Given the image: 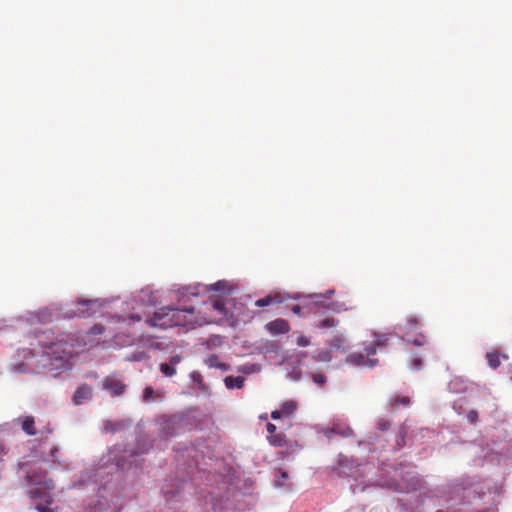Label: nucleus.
Listing matches in <instances>:
<instances>
[{"instance_id": "nucleus-1", "label": "nucleus", "mask_w": 512, "mask_h": 512, "mask_svg": "<svg viewBox=\"0 0 512 512\" xmlns=\"http://www.w3.org/2000/svg\"><path fill=\"white\" fill-rule=\"evenodd\" d=\"M174 289L177 295L178 306L176 307H162L154 312L153 316L146 320V323L155 328L168 329L174 327L184 328L186 331L194 329L197 326H202L210 323V319L194 306L182 305L190 301L193 297H186L185 300L179 299L177 289Z\"/></svg>"}, {"instance_id": "nucleus-2", "label": "nucleus", "mask_w": 512, "mask_h": 512, "mask_svg": "<svg viewBox=\"0 0 512 512\" xmlns=\"http://www.w3.org/2000/svg\"><path fill=\"white\" fill-rule=\"evenodd\" d=\"M27 483L34 488L28 492L31 500H41L42 503H37L34 509L38 512H58V507H52L54 502L53 490L55 489L54 481L48 477L45 470H31L26 474Z\"/></svg>"}, {"instance_id": "nucleus-3", "label": "nucleus", "mask_w": 512, "mask_h": 512, "mask_svg": "<svg viewBox=\"0 0 512 512\" xmlns=\"http://www.w3.org/2000/svg\"><path fill=\"white\" fill-rule=\"evenodd\" d=\"M44 349V356L49 370L54 373V376L59 375L61 372L69 371L72 369L71 363V346L68 345L66 340L60 339L56 342L46 343L40 340Z\"/></svg>"}, {"instance_id": "nucleus-4", "label": "nucleus", "mask_w": 512, "mask_h": 512, "mask_svg": "<svg viewBox=\"0 0 512 512\" xmlns=\"http://www.w3.org/2000/svg\"><path fill=\"white\" fill-rule=\"evenodd\" d=\"M370 468L371 466L368 463L355 465V460L340 455L337 473L354 479L355 484H351V490L353 493H356L362 492L368 487V484L364 481L359 482V477H363L364 473Z\"/></svg>"}, {"instance_id": "nucleus-5", "label": "nucleus", "mask_w": 512, "mask_h": 512, "mask_svg": "<svg viewBox=\"0 0 512 512\" xmlns=\"http://www.w3.org/2000/svg\"><path fill=\"white\" fill-rule=\"evenodd\" d=\"M230 284L226 280H219L214 284L204 286L200 283H195L188 286H179L177 292L180 300H185L186 297L198 298L205 292L216 291V292H230Z\"/></svg>"}, {"instance_id": "nucleus-6", "label": "nucleus", "mask_w": 512, "mask_h": 512, "mask_svg": "<svg viewBox=\"0 0 512 512\" xmlns=\"http://www.w3.org/2000/svg\"><path fill=\"white\" fill-rule=\"evenodd\" d=\"M419 326V321L417 317L410 316L407 318L406 324L403 325H396L394 327V333L399 335L404 341L408 343H412L415 346H423L427 343L426 337L419 333L416 337L413 339L411 338L416 334V330Z\"/></svg>"}, {"instance_id": "nucleus-7", "label": "nucleus", "mask_w": 512, "mask_h": 512, "mask_svg": "<svg viewBox=\"0 0 512 512\" xmlns=\"http://www.w3.org/2000/svg\"><path fill=\"white\" fill-rule=\"evenodd\" d=\"M102 299H80L74 303V309L66 314V317H91L100 312L103 306Z\"/></svg>"}, {"instance_id": "nucleus-8", "label": "nucleus", "mask_w": 512, "mask_h": 512, "mask_svg": "<svg viewBox=\"0 0 512 512\" xmlns=\"http://www.w3.org/2000/svg\"><path fill=\"white\" fill-rule=\"evenodd\" d=\"M150 448H151V443L148 441H145L137 449H132L129 451L125 450L124 455H122L119 458H117V455H116V452L118 451V449L116 447H114L110 451V455H111V457L113 456V458L116 460L117 468L120 470H125L126 468H128L131 465V462H129V463L127 462V459H126L127 457L134 458L136 456L146 454V453H148Z\"/></svg>"}, {"instance_id": "nucleus-9", "label": "nucleus", "mask_w": 512, "mask_h": 512, "mask_svg": "<svg viewBox=\"0 0 512 512\" xmlns=\"http://www.w3.org/2000/svg\"><path fill=\"white\" fill-rule=\"evenodd\" d=\"M102 387L112 397L122 396L127 389V385L124 383L123 379L117 375L105 377L102 382Z\"/></svg>"}, {"instance_id": "nucleus-10", "label": "nucleus", "mask_w": 512, "mask_h": 512, "mask_svg": "<svg viewBox=\"0 0 512 512\" xmlns=\"http://www.w3.org/2000/svg\"><path fill=\"white\" fill-rule=\"evenodd\" d=\"M170 424L178 425L179 433L182 431H190L197 427L196 418L191 411L172 415Z\"/></svg>"}, {"instance_id": "nucleus-11", "label": "nucleus", "mask_w": 512, "mask_h": 512, "mask_svg": "<svg viewBox=\"0 0 512 512\" xmlns=\"http://www.w3.org/2000/svg\"><path fill=\"white\" fill-rule=\"evenodd\" d=\"M324 435L331 439L334 435L348 438L354 435L351 427L344 421L336 420L333 421L330 427L323 430Z\"/></svg>"}, {"instance_id": "nucleus-12", "label": "nucleus", "mask_w": 512, "mask_h": 512, "mask_svg": "<svg viewBox=\"0 0 512 512\" xmlns=\"http://www.w3.org/2000/svg\"><path fill=\"white\" fill-rule=\"evenodd\" d=\"M346 363L353 365L355 367H375L378 364V359L373 358L372 356H368L360 352H353L347 355L345 359Z\"/></svg>"}, {"instance_id": "nucleus-13", "label": "nucleus", "mask_w": 512, "mask_h": 512, "mask_svg": "<svg viewBox=\"0 0 512 512\" xmlns=\"http://www.w3.org/2000/svg\"><path fill=\"white\" fill-rule=\"evenodd\" d=\"M132 426V421L128 418L118 421L106 420L103 423V430L109 433H117L126 430Z\"/></svg>"}, {"instance_id": "nucleus-14", "label": "nucleus", "mask_w": 512, "mask_h": 512, "mask_svg": "<svg viewBox=\"0 0 512 512\" xmlns=\"http://www.w3.org/2000/svg\"><path fill=\"white\" fill-rule=\"evenodd\" d=\"M182 361L180 355L172 356L168 362L161 363L160 372L166 377H173L176 374V367Z\"/></svg>"}, {"instance_id": "nucleus-15", "label": "nucleus", "mask_w": 512, "mask_h": 512, "mask_svg": "<svg viewBox=\"0 0 512 512\" xmlns=\"http://www.w3.org/2000/svg\"><path fill=\"white\" fill-rule=\"evenodd\" d=\"M375 340L374 343L365 347V352L368 356H374L377 352V349L385 347L389 341L391 334H374Z\"/></svg>"}, {"instance_id": "nucleus-16", "label": "nucleus", "mask_w": 512, "mask_h": 512, "mask_svg": "<svg viewBox=\"0 0 512 512\" xmlns=\"http://www.w3.org/2000/svg\"><path fill=\"white\" fill-rule=\"evenodd\" d=\"M266 328L271 334H284L289 331L290 326L286 320L278 318L267 323Z\"/></svg>"}, {"instance_id": "nucleus-17", "label": "nucleus", "mask_w": 512, "mask_h": 512, "mask_svg": "<svg viewBox=\"0 0 512 512\" xmlns=\"http://www.w3.org/2000/svg\"><path fill=\"white\" fill-rule=\"evenodd\" d=\"M91 395H92L91 388L86 384L81 385L80 387L77 388V390L74 393L73 402L76 405H80L84 401L90 399Z\"/></svg>"}, {"instance_id": "nucleus-18", "label": "nucleus", "mask_w": 512, "mask_h": 512, "mask_svg": "<svg viewBox=\"0 0 512 512\" xmlns=\"http://www.w3.org/2000/svg\"><path fill=\"white\" fill-rule=\"evenodd\" d=\"M171 416L163 417L161 422V433L164 437H172L179 433L178 425L170 424Z\"/></svg>"}, {"instance_id": "nucleus-19", "label": "nucleus", "mask_w": 512, "mask_h": 512, "mask_svg": "<svg viewBox=\"0 0 512 512\" xmlns=\"http://www.w3.org/2000/svg\"><path fill=\"white\" fill-rule=\"evenodd\" d=\"M448 389L456 394L465 393L467 391V382L462 377H454L450 380Z\"/></svg>"}, {"instance_id": "nucleus-20", "label": "nucleus", "mask_w": 512, "mask_h": 512, "mask_svg": "<svg viewBox=\"0 0 512 512\" xmlns=\"http://www.w3.org/2000/svg\"><path fill=\"white\" fill-rule=\"evenodd\" d=\"M21 421L22 430L29 436H34L37 433L35 428V420L33 416H24L19 418Z\"/></svg>"}, {"instance_id": "nucleus-21", "label": "nucleus", "mask_w": 512, "mask_h": 512, "mask_svg": "<svg viewBox=\"0 0 512 512\" xmlns=\"http://www.w3.org/2000/svg\"><path fill=\"white\" fill-rule=\"evenodd\" d=\"M244 382H245V378L242 376H236V377L226 376L224 378V384L228 390H232L235 388L241 389L244 386Z\"/></svg>"}, {"instance_id": "nucleus-22", "label": "nucleus", "mask_w": 512, "mask_h": 512, "mask_svg": "<svg viewBox=\"0 0 512 512\" xmlns=\"http://www.w3.org/2000/svg\"><path fill=\"white\" fill-rule=\"evenodd\" d=\"M411 404V400L408 396H399L395 395L390 397L388 401V406L393 409L399 406L408 407Z\"/></svg>"}, {"instance_id": "nucleus-23", "label": "nucleus", "mask_w": 512, "mask_h": 512, "mask_svg": "<svg viewBox=\"0 0 512 512\" xmlns=\"http://www.w3.org/2000/svg\"><path fill=\"white\" fill-rule=\"evenodd\" d=\"M284 415V418L291 417L297 409V403L293 400L285 401L279 408Z\"/></svg>"}, {"instance_id": "nucleus-24", "label": "nucleus", "mask_w": 512, "mask_h": 512, "mask_svg": "<svg viewBox=\"0 0 512 512\" xmlns=\"http://www.w3.org/2000/svg\"><path fill=\"white\" fill-rule=\"evenodd\" d=\"M280 302H281V298L279 295H267L263 298L258 299L255 302V305L257 307H266L273 303H280Z\"/></svg>"}, {"instance_id": "nucleus-25", "label": "nucleus", "mask_w": 512, "mask_h": 512, "mask_svg": "<svg viewBox=\"0 0 512 512\" xmlns=\"http://www.w3.org/2000/svg\"><path fill=\"white\" fill-rule=\"evenodd\" d=\"M312 358L317 362H330L332 360V352L329 349H323L313 354Z\"/></svg>"}, {"instance_id": "nucleus-26", "label": "nucleus", "mask_w": 512, "mask_h": 512, "mask_svg": "<svg viewBox=\"0 0 512 512\" xmlns=\"http://www.w3.org/2000/svg\"><path fill=\"white\" fill-rule=\"evenodd\" d=\"M408 433L406 425H401L396 436V449H401L405 445V438Z\"/></svg>"}, {"instance_id": "nucleus-27", "label": "nucleus", "mask_w": 512, "mask_h": 512, "mask_svg": "<svg viewBox=\"0 0 512 512\" xmlns=\"http://www.w3.org/2000/svg\"><path fill=\"white\" fill-rule=\"evenodd\" d=\"M330 347L335 350H343L345 351L347 349L346 347V340L343 336H335L330 341Z\"/></svg>"}, {"instance_id": "nucleus-28", "label": "nucleus", "mask_w": 512, "mask_h": 512, "mask_svg": "<svg viewBox=\"0 0 512 512\" xmlns=\"http://www.w3.org/2000/svg\"><path fill=\"white\" fill-rule=\"evenodd\" d=\"M486 359L489 364V366L493 369H496L500 366V355L496 351H492L486 354Z\"/></svg>"}, {"instance_id": "nucleus-29", "label": "nucleus", "mask_w": 512, "mask_h": 512, "mask_svg": "<svg viewBox=\"0 0 512 512\" xmlns=\"http://www.w3.org/2000/svg\"><path fill=\"white\" fill-rule=\"evenodd\" d=\"M34 317L40 323H47L52 320V313L48 309H43L36 312Z\"/></svg>"}, {"instance_id": "nucleus-30", "label": "nucleus", "mask_w": 512, "mask_h": 512, "mask_svg": "<svg viewBox=\"0 0 512 512\" xmlns=\"http://www.w3.org/2000/svg\"><path fill=\"white\" fill-rule=\"evenodd\" d=\"M268 441L273 446L281 447L285 443V436L283 434H272L268 436Z\"/></svg>"}, {"instance_id": "nucleus-31", "label": "nucleus", "mask_w": 512, "mask_h": 512, "mask_svg": "<svg viewBox=\"0 0 512 512\" xmlns=\"http://www.w3.org/2000/svg\"><path fill=\"white\" fill-rule=\"evenodd\" d=\"M205 363L206 365L209 367V368H216L218 369V367L220 366L221 364V361H220V358L218 355L216 354H211L207 357V359L205 360Z\"/></svg>"}, {"instance_id": "nucleus-32", "label": "nucleus", "mask_w": 512, "mask_h": 512, "mask_svg": "<svg viewBox=\"0 0 512 512\" xmlns=\"http://www.w3.org/2000/svg\"><path fill=\"white\" fill-rule=\"evenodd\" d=\"M288 479H289L288 473L280 470L278 477L275 479L274 485L276 487H283V486H285Z\"/></svg>"}, {"instance_id": "nucleus-33", "label": "nucleus", "mask_w": 512, "mask_h": 512, "mask_svg": "<svg viewBox=\"0 0 512 512\" xmlns=\"http://www.w3.org/2000/svg\"><path fill=\"white\" fill-rule=\"evenodd\" d=\"M312 380L315 384L322 387L327 382V378L323 373H313L312 374Z\"/></svg>"}, {"instance_id": "nucleus-34", "label": "nucleus", "mask_w": 512, "mask_h": 512, "mask_svg": "<svg viewBox=\"0 0 512 512\" xmlns=\"http://www.w3.org/2000/svg\"><path fill=\"white\" fill-rule=\"evenodd\" d=\"M60 450L57 446L51 448L49 456L52 459L53 463H56L58 466L62 465L61 460L59 459Z\"/></svg>"}, {"instance_id": "nucleus-35", "label": "nucleus", "mask_w": 512, "mask_h": 512, "mask_svg": "<svg viewBox=\"0 0 512 512\" xmlns=\"http://www.w3.org/2000/svg\"><path fill=\"white\" fill-rule=\"evenodd\" d=\"M337 325V320L334 318H326L319 324L320 328H331Z\"/></svg>"}, {"instance_id": "nucleus-36", "label": "nucleus", "mask_w": 512, "mask_h": 512, "mask_svg": "<svg viewBox=\"0 0 512 512\" xmlns=\"http://www.w3.org/2000/svg\"><path fill=\"white\" fill-rule=\"evenodd\" d=\"M154 390L151 387H145L143 390V401L151 402L153 400Z\"/></svg>"}, {"instance_id": "nucleus-37", "label": "nucleus", "mask_w": 512, "mask_h": 512, "mask_svg": "<svg viewBox=\"0 0 512 512\" xmlns=\"http://www.w3.org/2000/svg\"><path fill=\"white\" fill-rule=\"evenodd\" d=\"M376 427L380 431H387L390 427V422L386 419H379L376 423Z\"/></svg>"}, {"instance_id": "nucleus-38", "label": "nucleus", "mask_w": 512, "mask_h": 512, "mask_svg": "<svg viewBox=\"0 0 512 512\" xmlns=\"http://www.w3.org/2000/svg\"><path fill=\"white\" fill-rule=\"evenodd\" d=\"M466 417L471 424H475L478 421V412L476 410H470Z\"/></svg>"}, {"instance_id": "nucleus-39", "label": "nucleus", "mask_w": 512, "mask_h": 512, "mask_svg": "<svg viewBox=\"0 0 512 512\" xmlns=\"http://www.w3.org/2000/svg\"><path fill=\"white\" fill-rule=\"evenodd\" d=\"M410 368L412 370H420L422 368V361L420 358H414L411 362H410Z\"/></svg>"}, {"instance_id": "nucleus-40", "label": "nucleus", "mask_w": 512, "mask_h": 512, "mask_svg": "<svg viewBox=\"0 0 512 512\" xmlns=\"http://www.w3.org/2000/svg\"><path fill=\"white\" fill-rule=\"evenodd\" d=\"M453 409L454 411L457 413V414H462L463 411H464V405H463V402L462 400H458V401H455L453 403Z\"/></svg>"}, {"instance_id": "nucleus-41", "label": "nucleus", "mask_w": 512, "mask_h": 512, "mask_svg": "<svg viewBox=\"0 0 512 512\" xmlns=\"http://www.w3.org/2000/svg\"><path fill=\"white\" fill-rule=\"evenodd\" d=\"M310 344V340L309 338H307L306 336L304 335H300L298 338H297V345L300 346V347H306Z\"/></svg>"}, {"instance_id": "nucleus-42", "label": "nucleus", "mask_w": 512, "mask_h": 512, "mask_svg": "<svg viewBox=\"0 0 512 512\" xmlns=\"http://www.w3.org/2000/svg\"><path fill=\"white\" fill-rule=\"evenodd\" d=\"M190 379L193 383L200 384L202 382V375L197 371H193L190 373Z\"/></svg>"}, {"instance_id": "nucleus-43", "label": "nucleus", "mask_w": 512, "mask_h": 512, "mask_svg": "<svg viewBox=\"0 0 512 512\" xmlns=\"http://www.w3.org/2000/svg\"><path fill=\"white\" fill-rule=\"evenodd\" d=\"M162 491L167 502H170L175 496V492L167 489L165 486L162 488Z\"/></svg>"}, {"instance_id": "nucleus-44", "label": "nucleus", "mask_w": 512, "mask_h": 512, "mask_svg": "<svg viewBox=\"0 0 512 512\" xmlns=\"http://www.w3.org/2000/svg\"><path fill=\"white\" fill-rule=\"evenodd\" d=\"M330 308L336 312H342L347 310V307L343 303H332V306Z\"/></svg>"}, {"instance_id": "nucleus-45", "label": "nucleus", "mask_w": 512, "mask_h": 512, "mask_svg": "<svg viewBox=\"0 0 512 512\" xmlns=\"http://www.w3.org/2000/svg\"><path fill=\"white\" fill-rule=\"evenodd\" d=\"M254 367H255L254 365H243L238 368V371L243 372V373H250V372L255 371Z\"/></svg>"}, {"instance_id": "nucleus-46", "label": "nucleus", "mask_w": 512, "mask_h": 512, "mask_svg": "<svg viewBox=\"0 0 512 512\" xmlns=\"http://www.w3.org/2000/svg\"><path fill=\"white\" fill-rule=\"evenodd\" d=\"M334 290L330 289L325 292V294H316L315 297L319 299H328L334 294Z\"/></svg>"}, {"instance_id": "nucleus-47", "label": "nucleus", "mask_w": 512, "mask_h": 512, "mask_svg": "<svg viewBox=\"0 0 512 512\" xmlns=\"http://www.w3.org/2000/svg\"><path fill=\"white\" fill-rule=\"evenodd\" d=\"M271 417L274 420H278L284 417L280 409H277L271 413Z\"/></svg>"}, {"instance_id": "nucleus-48", "label": "nucleus", "mask_w": 512, "mask_h": 512, "mask_svg": "<svg viewBox=\"0 0 512 512\" xmlns=\"http://www.w3.org/2000/svg\"><path fill=\"white\" fill-rule=\"evenodd\" d=\"M13 371L15 372H25L26 371V366L24 363H20L18 365H15L13 367Z\"/></svg>"}, {"instance_id": "nucleus-49", "label": "nucleus", "mask_w": 512, "mask_h": 512, "mask_svg": "<svg viewBox=\"0 0 512 512\" xmlns=\"http://www.w3.org/2000/svg\"><path fill=\"white\" fill-rule=\"evenodd\" d=\"M267 432L272 435L276 431V426L273 423H267L266 425Z\"/></svg>"}, {"instance_id": "nucleus-50", "label": "nucleus", "mask_w": 512, "mask_h": 512, "mask_svg": "<svg viewBox=\"0 0 512 512\" xmlns=\"http://www.w3.org/2000/svg\"><path fill=\"white\" fill-rule=\"evenodd\" d=\"M301 306L300 305H293L292 308H291V311L295 314H298L300 315L301 314Z\"/></svg>"}, {"instance_id": "nucleus-51", "label": "nucleus", "mask_w": 512, "mask_h": 512, "mask_svg": "<svg viewBox=\"0 0 512 512\" xmlns=\"http://www.w3.org/2000/svg\"><path fill=\"white\" fill-rule=\"evenodd\" d=\"M211 305L215 310L221 311L223 309V304H220L219 302H213Z\"/></svg>"}, {"instance_id": "nucleus-52", "label": "nucleus", "mask_w": 512, "mask_h": 512, "mask_svg": "<svg viewBox=\"0 0 512 512\" xmlns=\"http://www.w3.org/2000/svg\"><path fill=\"white\" fill-rule=\"evenodd\" d=\"M218 369H220L222 371H228L230 369V366L228 364H226V363L221 362V364L218 367Z\"/></svg>"}, {"instance_id": "nucleus-53", "label": "nucleus", "mask_w": 512, "mask_h": 512, "mask_svg": "<svg viewBox=\"0 0 512 512\" xmlns=\"http://www.w3.org/2000/svg\"><path fill=\"white\" fill-rule=\"evenodd\" d=\"M92 332H93L94 334H100V333H102V327H101V326H94V327L92 328Z\"/></svg>"}, {"instance_id": "nucleus-54", "label": "nucleus", "mask_w": 512, "mask_h": 512, "mask_svg": "<svg viewBox=\"0 0 512 512\" xmlns=\"http://www.w3.org/2000/svg\"><path fill=\"white\" fill-rule=\"evenodd\" d=\"M23 353H24V358L27 357V355L29 356H33V353L31 352V350L29 349H26V350H23Z\"/></svg>"}, {"instance_id": "nucleus-55", "label": "nucleus", "mask_w": 512, "mask_h": 512, "mask_svg": "<svg viewBox=\"0 0 512 512\" xmlns=\"http://www.w3.org/2000/svg\"><path fill=\"white\" fill-rule=\"evenodd\" d=\"M130 318L133 320V321H140L141 320V316L139 315H131Z\"/></svg>"}, {"instance_id": "nucleus-56", "label": "nucleus", "mask_w": 512, "mask_h": 512, "mask_svg": "<svg viewBox=\"0 0 512 512\" xmlns=\"http://www.w3.org/2000/svg\"><path fill=\"white\" fill-rule=\"evenodd\" d=\"M44 336H46V332H43V333L41 334V337H44Z\"/></svg>"}, {"instance_id": "nucleus-57", "label": "nucleus", "mask_w": 512, "mask_h": 512, "mask_svg": "<svg viewBox=\"0 0 512 512\" xmlns=\"http://www.w3.org/2000/svg\"><path fill=\"white\" fill-rule=\"evenodd\" d=\"M436 512H444V511H442V510H438V511H436Z\"/></svg>"}]
</instances>
